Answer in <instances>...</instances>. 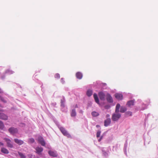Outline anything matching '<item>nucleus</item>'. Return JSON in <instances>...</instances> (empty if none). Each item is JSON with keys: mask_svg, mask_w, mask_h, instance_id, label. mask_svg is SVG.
Masks as SVG:
<instances>
[{"mask_svg": "<svg viewBox=\"0 0 158 158\" xmlns=\"http://www.w3.org/2000/svg\"><path fill=\"white\" fill-rule=\"evenodd\" d=\"M121 116V115L120 114L118 113H115L113 114L112 119L113 121H117L120 118Z\"/></svg>", "mask_w": 158, "mask_h": 158, "instance_id": "1", "label": "nucleus"}, {"mask_svg": "<svg viewBox=\"0 0 158 158\" xmlns=\"http://www.w3.org/2000/svg\"><path fill=\"white\" fill-rule=\"evenodd\" d=\"M60 130L64 135L66 136L69 138L71 137L70 135L68 132L64 127H60Z\"/></svg>", "mask_w": 158, "mask_h": 158, "instance_id": "2", "label": "nucleus"}, {"mask_svg": "<svg viewBox=\"0 0 158 158\" xmlns=\"http://www.w3.org/2000/svg\"><path fill=\"white\" fill-rule=\"evenodd\" d=\"M4 140L6 143L7 146L10 148H13V145L11 140L7 138H5Z\"/></svg>", "mask_w": 158, "mask_h": 158, "instance_id": "3", "label": "nucleus"}, {"mask_svg": "<svg viewBox=\"0 0 158 158\" xmlns=\"http://www.w3.org/2000/svg\"><path fill=\"white\" fill-rule=\"evenodd\" d=\"M8 131L11 134L13 135L17 133L18 130L16 128L12 127L9 129Z\"/></svg>", "mask_w": 158, "mask_h": 158, "instance_id": "4", "label": "nucleus"}, {"mask_svg": "<svg viewBox=\"0 0 158 158\" xmlns=\"http://www.w3.org/2000/svg\"><path fill=\"white\" fill-rule=\"evenodd\" d=\"M38 141L39 143L43 146H45V143L43 137L40 136L38 138Z\"/></svg>", "mask_w": 158, "mask_h": 158, "instance_id": "5", "label": "nucleus"}, {"mask_svg": "<svg viewBox=\"0 0 158 158\" xmlns=\"http://www.w3.org/2000/svg\"><path fill=\"white\" fill-rule=\"evenodd\" d=\"M107 101L109 103H112L113 102V99L112 97L109 94H107L106 95Z\"/></svg>", "mask_w": 158, "mask_h": 158, "instance_id": "6", "label": "nucleus"}, {"mask_svg": "<svg viewBox=\"0 0 158 158\" xmlns=\"http://www.w3.org/2000/svg\"><path fill=\"white\" fill-rule=\"evenodd\" d=\"M35 150L36 151V152L38 154L40 155L41 153L43 151V148L41 147H37L35 148Z\"/></svg>", "mask_w": 158, "mask_h": 158, "instance_id": "7", "label": "nucleus"}, {"mask_svg": "<svg viewBox=\"0 0 158 158\" xmlns=\"http://www.w3.org/2000/svg\"><path fill=\"white\" fill-rule=\"evenodd\" d=\"M8 118V116L3 113H0V119L3 120H7Z\"/></svg>", "mask_w": 158, "mask_h": 158, "instance_id": "8", "label": "nucleus"}, {"mask_svg": "<svg viewBox=\"0 0 158 158\" xmlns=\"http://www.w3.org/2000/svg\"><path fill=\"white\" fill-rule=\"evenodd\" d=\"M98 96L101 100H105V95L103 92H99L98 93Z\"/></svg>", "mask_w": 158, "mask_h": 158, "instance_id": "9", "label": "nucleus"}, {"mask_svg": "<svg viewBox=\"0 0 158 158\" xmlns=\"http://www.w3.org/2000/svg\"><path fill=\"white\" fill-rule=\"evenodd\" d=\"M48 153L50 156L54 157H56L57 156V154L55 152L50 150L48 151Z\"/></svg>", "mask_w": 158, "mask_h": 158, "instance_id": "10", "label": "nucleus"}, {"mask_svg": "<svg viewBox=\"0 0 158 158\" xmlns=\"http://www.w3.org/2000/svg\"><path fill=\"white\" fill-rule=\"evenodd\" d=\"M114 96L118 100H121L123 99V96L121 94L116 93L115 94Z\"/></svg>", "mask_w": 158, "mask_h": 158, "instance_id": "11", "label": "nucleus"}, {"mask_svg": "<svg viewBox=\"0 0 158 158\" xmlns=\"http://www.w3.org/2000/svg\"><path fill=\"white\" fill-rule=\"evenodd\" d=\"M14 141L16 143L19 145H22L24 143V142L23 140L17 138L14 139Z\"/></svg>", "mask_w": 158, "mask_h": 158, "instance_id": "12", "label": "nucleus"}, {"mask_svg": "<svg viewBox=\"0 0 158 158\" xmlns=\"http://www.w3.org/2000/svg\"><path fill=\"white\" fill-rule=\"evenodd\" d=\"M111 119L110 118H107L104 121V126L105 127H107L109 126L111 123Z\"/></svg>", "mask_w": 158, "mask_h": 158, "instance_id": "13", "label": "nucleus"}, {"mask_svg": "<svg viewBox=\"0 0 158 158\" xmlns=\"http://www.w3.org/2000/svg\"><path fill=\"white\" fill-rule=\"evenodd\" d=\"M76 77L77 78L79 79H81L82 77V74L80 72H78L76 73Z\"/></svg>", "mask_w": 158, "mask_h": 158, "instance_id": "14", "label": "nucleus"}, {"mask_svg": "<svg viewBox=\"0 0 158 158\" xmlns=\"http://www.w3.org/2000/svg\"><path fill=\"white\" fill-rule=\"evenodd\" d=\"M134 100H131L127 102V105L128 106H133L134 105Z\"/></svg>", "mask_w": 158, "mask_h": 158, "instance_id": "15", "label": "nucleus"}, {"mask_svg": "<svg viewBox=\"0 0 158 158\" xmlns=\"http://www.w3.org/2000/svg\"><path fill=\"white\" fill-rule=\"evenodd\" d=\"M94 98L95 100V102L98 104H99V100L96 94L94 93Z\"/></svg>", "mask_w": 158, "mask_h": 158, "instance_id": "16", "label": "nucleus"}, {"mask_svg": "<svg viewBox=\"0 0 158 158\" xmlns=\"http://www.w3.org/2000/svg\"><path fill=\"white\" fill-rule=\"evenodd\" d=\"M1 152L5 154H8L9 153V151L7 149L4 148H2L1 149Z\"/></svg>", "mask_w": 158, "mask_h": 158, "instance_id": "17", "label": "nucleus"}, {"mask_svg": "<svg viewBox=\"0 0 158 158\" xmlns=\"http://www.w3.org/2000/svg\"><path fill=\"white\" fill-rule=\"evenodd\" d=\"M120 105L119 104H117L115 108V113H118L119 112V109L120 108Z\"/></svg>", "mask_w": 158, "mask_h": 158, "instance_id": "18", "label": "nucleus"}, {"mask_svg": "<svg viewBox=\"0 0 158 158\" xmlns=\"http://www.w3.org/2000/svg\"><path fill=\"white\" fill-rule=\"evenodd\" d=\"M76 115V112L75 109H73L72 110L71 115L72 117H75Z\"/></svg>", "mask_w": 158, "mask_h": 158, "instance_id": "19", "label": "nucleus"}, {"mask_svg": "<svg viewBox=\"0 0 158 158\" xmlns=\"http://www.w3.org/2000/svg\"><path fill=\"white\" fill-rule=\"evenodd\" d=\"M127 110V108L124 106H121L120 109V112L121 113H124Z\"/></svg>", "mask_w": 158, "mask_h": 158, "instance_id": "20", "label": "nucleus"}, {"mask_svg": "<svg viewBox=\"0 0 158 158\" xmlns=\"http://www.w3.org/2000/svg\"><path fill=\"white\" fill-rule=\"evenodd\" d=\"M86 94L89 97L92 94V91L90 90H88Z\"/></svg>", "mask_w": 158, "mask_h": 158, "instance_id": "21", "label": "nucleus"}, {"mask_svg": "<svg viewBox=\"0 0 158 158\" xmlns=\"http://www.w3.org/2000/svg\"><path fill=\"white\" fill-rule=\"evenodd\" d=\"M92 115L94 117H96L99 115V114L98 113L94 111L92 113Z\"/></svg>", "mask_w": 158, "mask_h": 158, "instance_id": "22", "label": "nucleus"}, {"mask_svg": "<svg viewBox=\"0 0 158 158\" xmlns=\"http://www.w3.org/2000/svg\"><path fill=\"white\" fill-rule=\"evenodd\" d=\"M4 125L3 122L0 120V129H3L4 128Z\"/></svg>", "mask_w": 158, "mask_h": 158, "instance_id": "23", "label": "nucleus"}, {"mask_svg": "<svg viewBox=\"0 0 158 158\" xmlns=\"http://www.w3.org/2000/svg\"><path fill=\"white\" fill-rule=\"evenodd\" d=\"M0 99L1 101L4 103H6V101L1 96H0Z\"/></svg>", "mask_w": 158, "mask_h": 158, "instance_id": "24", "label": "nucleus"}, {"mask_svg": "<svg viewBox=\"0 0 158 158\" xmlns=\"http://www.w3.org/2000/svg\"><path fill=\"white\" fill-rule=\"evenodd\" d=\"M28 143H32L35 142V140L33 138H31L28 139Z\"/></svg>", "mask_w": 158, "mask_h": 158, "instance_id": "25", "label": "nucleus"}, {"mask_svg": "<svg viewBox=\"0 0 158 158\" xmlns=\"http://www.w3.org/2000/svg\"><path fill=\"white\" fill-rule=\"evenodd\" d=\"M18 154L21 158H26L25 156H24L22 153L19 152Z\"/></svg>", "mask_w": 158, "mask_h": 158, "instance_id": "26", "label": "nucleus"}, {"mask_svg": "<svg viewBox=\"0 0 158 158\" xmlns=\"http://www.w3.org/2000/svg\"><path fill=\"white\" fill-rule=\"evenodd\" d=\"M125 114L127 116H130L132 115V113L131 111H127L125 113Z\"/></svg>", "mask_w": 158, "mask_h": 158, "instance_id": "27", "label": "nucleus"}, {"mask_svg": "<svg viewBox=\"0 0 158 158\" xmlns=\"http://www.w3.org/2000/svg\"><path fill=\"white\" fill-rule=\"evenodd\" d=\"M101 133L100 131H98L97 133V137L98 138L100 137Z\"/></svg>", "mask_w": 158, "mask_h": 158, "instance_id": "28", "label": "nucleus"}, {"mask_svg": "<svg viewBox=\"0 0 158 158\" xmlns=\"http://www.w3.org/2000/svg\"><path fill=\"white\" fill-rule=\"evenodd\" d=\"M55 77L56 78L58 79L60 77V74L58 73H56L55 74Z\"/></svg>", "mask_w": 158, "mask_h": 158, "instance_id": "29", "label": "nucleus"}, {"mask_svg": "<svg viewBox=\"0 0 158 158\" xmlns=\"http://www.w3.org/2000/svg\"><path fill=\"white\" fill-rule=\"evenodd\" d=\"M64 101L62 100H61V106H62L63 107H64Z\"/></svg>", "mask_w": 158, "mask_h": 158, "instance_id": "30", "label": "nucleus"}, {"mask_svg": "<svg viewBox=\"0 0 158 158\" xmlns=\"http://www.w3.org/2000/svg\"><path fill=\"white\" fill-rule=\"evenodd\" d=\"M61 83L63 84H64V80L63 78H62L61 79Z\"/></svg>", "mask_w": 158, "mask_h": 158, "instance_id": "31", "label": "nucleus"}, {"mask_svg": "<svg viewBox=\"0 0 158 158\" xmlns=\"http://www.w3.org/2000/svg\"><path fill=\"white\" fill-rule=\"evenodd\" d=\"M110 106H105V107L106 109H108V108H109V107H110Z\"/></svg>", "mask_w": 158, "mask_h": 158, "instance_id": "32", "label": "nucleus"}, {"mask_svg": "<svg viewBox=\"0 0 158 158\" xmlns=\"http://www.w3.org/2000/svg\"><path fill=\"white\" fill-rule=\"evenodd\" d=\"M3 143H2L0 142V146H3Z\"/></svg>", "mask_w": 158, "mask_h": 158, "instance_id": "33", "label": "nucleus"}, {"mask_svg": "<svg viewBox=\"0 0 158 158\" xmlns=\"http://www.w3.org/2000/svg\"><path fill=\"white\" fill-rule=\"evenodd\" d=\"M110 116V115L109 114H107L106 116V118H108Z\"/></svg>", "mask_w": 158, "mask_h": 158, "instance_id": "34", "label": "nucleus"}, {"mask_svg": "<svg viewBox=\"0 0 158 158\" xmlns=\"http://www.w3.org/2000/svg\"><path fill=\"white\" fill-rule=\"evenodd\" d=\"M102 139V137H101L99 139H98V141L100 142Z\"/></svg>", "mask_w": 158, "mask_h": 158, "instance_id": "35", "label": "nucleus"}, {"mask_svg": "<svg viewBox=\"0 0 158 158\" xmlns=\"http://www.w3.org/2000/svg\"><path fill=\"white\" fill-rule=\"evenodd\" d=\"M79 112L80 113H82L83 112V111L82 110H80Z\"/></svg>", "mask_w": 158, "mask_h": 158, "instance_id": "36", "label": "nucleus"}, {"mask_svg": "<svg viewBox=\"0 0 158 158\" xmlns=\"http://www.w3.org/2000/svg\"><path fill=\"white\" fill-rule=\"evenodd\" d=\"M3 92H2V91L1 90V89H0V93H2Z\"/></svg>", "mask_w": 158, "mask_h": 158, "instance_id": "37", "label": "nucleus"}, {"mask_svg": "<svg viewBox=\"0 0 158 158\" xmlns=\"http://www.w3.org/2000/svg\"><path fill=\"white\" fill-rule=\"evenodd\" d=\"M75 107L76 108H77V107H78V106H77V105H76V106H75Z\"/></svg>", "mask_w": 158, "mask_h": 158, "instance_id": "38", "label": "nucleus"}, {"mask_svg": "<svg viewBox=\"0 0 158 158\" xmlns=\"http://www.w3.org/2000/svg\"><path fill=\"white\" fill-rule=\"evenodd\" d=\"M8 71H9V70H8ZM10 72H11V73H12V71H10Z\"/></svg>", "mask_w": 158, "mask_h": 158, "instance_id": "39", "label": "nucleus"}, {"mask_svg": "<svg viewBox=\"0 0 158 158\" xmlns=\"http://www.w3.org/2000/svg\"><path fill=\"white\" fill-rule=\"evenodd\" d=\"M99 127V126L98 125H97L96 126V127Z\"/></svg>", "mask_w": 158, "mask_h": 158, "instance_id": "40", "label": "nucleus"}]
</instances>
